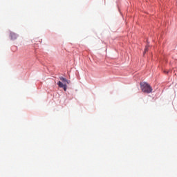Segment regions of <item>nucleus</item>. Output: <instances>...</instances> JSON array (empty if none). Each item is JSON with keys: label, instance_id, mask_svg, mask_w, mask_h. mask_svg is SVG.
<instances>
[{"label": "nucleus", "instance_id": "f257e3e1", "mask_svg": "<svg viewBox=\"0 0 177 177\" xmlns=\"http://www.w3.org/2000/svg\"><path fill=\"white\" fill-rule=\"evenodd\" d=\"M59 80L61 81H62L63 83L62 82L59 81L57 82V85H58L59 88H63L64 91L66 92V91H67V84H70V81L67 80V79H66L63 77H60Z\"/></svg>", "mask_w": 177, "mask_h": 177}, {"label": "nucleus", "instance_id": "f03ea898", "mask_svg": "<svg viewBox=\"0 0 177 177\" xmlns=\"http://www.w3.org/2000/svg\"><path fill=\"white\" fill-rule=\"evenodd\" d=\"M141 91H142L145 93H151L153 88L151 86L146 82L140 83Z\"/></svg>", "mask_w": 177, "mask_h": 177}, {"label": "nucleus", "instance_id": "7ed1b4c3", "mask_svg": "<svg viewBox=\"0 0 177 177\" xmlns=\"http://www.w3.org/2000/svg\"><path fill=\"white\" fill-rule=\"evenodd\" d=\"M18 37H19V35H17V34H16V33H15L13 32H11L10 33V38H11V39H12L13 41L15 39H17Z\"/></svg>", "mask_w": 177, "mask_h": 177}, {"label": "nucleus", "instance_id": "20e7f679", "mask_svg": "<svg viewBox=\"0 0 177 177\" xmlns=\"http://www.w3.org/2000/svg\"><path fill=\"white\" fill-rule=\"evenodd\" d=\"M147 50H149V47H148V46H146V47H145V49L144 53H145L146 52H147Z\"/></svg>", "mask_w": 177, "mask_h": 177}, {"label": "nucleus", "instance_id": "39448f33", "mask_svg": "<svg viewBox=\"0 0 177 177\" xmlns=\"http://www.w3.org/2000/svg\"><path fill=\"white\" fill-rule=\"evenodd\" d=\"M165 73H166L167 74H168V72H167V71H165Z\"/></svg>", "mask_w": 177, "mask_h": 177}]
</instances>
